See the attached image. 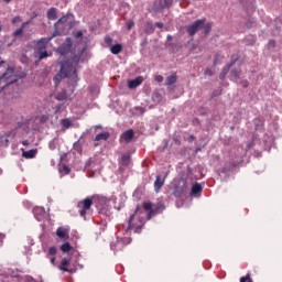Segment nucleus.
<instances>
[{"label": "nucleus", "instance_id": "nucleus-1", "mask_svg": "<svg viewBox=\"0 0 282 282\" xmlns=\"http://www.w3.org/2000/svg\"><path fill=\"white\" fill-rule=\"evenodd\" d=\"M140 212V205H137L135 210L132 215H130L127 226H122L126 230V235H131L133 232H141L142 227L144 226V221L142 219H135V215Z\"/></svg>", "mask_w": 282, "mask_h": 282}, {"label": "nucleus", "instance_id": "nucleus-2", "mask_svg": "<svg viewBox=\"0 0 282 282\" xmlns=\"http://www.w3.org/2000/svg\"><path fill=\"white\" fill-rule=\"evenodd\" d=\"M59 78H76V66L69 61L61 63L59 74L55 77V80Z\"/></svg>", "mask_w": 282, "mask_h": 282}, {"label": "nucleus", "instance_id": "nucleus-3", "mask_svg": "<svg viewBox=\"0 0 282 282\" xmlns=\"http://www.w3.org/2000/svg\"><path fill=\"white\" fill-rule=\"evenodd\" d=\"M93 204L94 200L90 197H87L84 200L77 203L80 217H85L87 215V210H90Z\"/></svg>", "mask_w": 282, "mask_h": 282}, {"label": "nucleus", "instance_id": "nucleus-4", "mask_svg": "<svg viewBox=\"0 0 282 282\" xmlns=\"http://www.w3.org/2000/svg\"><path fill=\"white\" fill-rule=\"evenodd\" d=\"M143 209L149 210L148 219H151V217H155V215L164 210V205H159L156 207H153V204L151 203H143Z\"/></svg>", "mask_w": 282, "mask_h": 282}, {"label": "nucleus", "instance_id": "nucleus-5", "mask_svg": "<svg viewBox=\"0 0 282 282\" xmlns=\"http://www.w3.org/2000/svg\"><path fill=\"white\" fill-rule=\"evenodd\" d=\"M56 36H61V32L54 31L52 36L50 37H42L35 42V48H47V44Z\"/></svg>", "mask_w": 282, "mask_h": 282}, {"label": "nucleus", "instance_id": "nucleus-6", "mask_svg": "<svg viewBox=\"0 0 282 282\" xmlns=\"http://www.w3.org/2000/svg\"><path fill=\"white\" fill-rule=\"evenodd\" d=\"M1 80H4L7 85H12L17 83V76H14V68H7V70L1 76Z\"/></svg>", "mask_w": 282, "mask_h": 282}, {"label": "nucleus", "instance_id": "nucleus-7", "mask_svg": "<svg viewBox=\"0 0 282 282\" xmlns=\"http://www.w3.org/2000/svg\"><path fill=\"white\" fill-rule=\"evenodd\" d=\"M203 25H204V20H197V21L193 22L192 24L187 25V28H186L187 34L189 36H195V34H197V32H199V30H202Z\"/></svg>", "mask_w": 282, "mask_h": 282}, {"label": "nucleus", "instance_id": "nucleus-8", "mask_svg": "<svg viewBox=\"0 0 282 282\" xmlns=\"http://www.w3.org/2000/svg\"><path fill=\"white\" fill-rule=\"evenodd\" d=\"M70 263H72V259L63 258L58 265V270H61L62 272H68V274H74V272H76V269L69 268Z\"/></svg>", "mask_w": 282, "mask_h": 282}, {"label": "nucleus", "instance_id": "nucleus-9", "mask_svg": "<svg viewBox=\"0 0 282 282\" xmlns=\"http://www.w3.org/2000/svg\"><path fill=\"white\" fill-rule=\"evenodd\" d=\"M187 184L186 180H181L174 188V196L183 197L184 193H186Z\"/></svg>", "mask_w": 282, "mask_h": 282}, {"label": "nucleus", "instance_id": "nucleus-10", "mask_svg": "<svg viewBox=\"0 0 282 282\" xmlns=\"http://www.w3.org/2000/svg\"><path fill=\"white\" fill-rule=\"evenodd\" d=\"M72 45H73L72 39L67 37L65 43L57 48V53L61 54V56H65V54H69L72 52Z\"/></svg>", "mask_w": 282, "mask_h": 282}, {"label": "nucleus", "instance_id": "nucleus-11", "mask_svg": "<svg viewBox=\"0 0 282 282\" xmlns=\"http://www.w3.org/2000/svg\"><path fill=\"white\" fill-rule=\"evenodd\" d=\"M56 254H58V249L56 247H50L46 259H50L52 265H56Z\"/></svg>", "mask_w": 282, "mask_h": 282}, {"label": "nucleus", "instance_id": "nucleus-12", "mask_svg": "<svg viewBox=\"0 0 282 282\" xmlns=\"http://www.w3.org/2000/svg\"><path fill=\"white\" fill-rule=\"evenodd\" d=\"M166 175H169V173H166L163 178L160 175L156 176V178L154 181L155 193H160V191H162V186H164V182H166Z\"/></svg>", "mask_w": 282, "mask_h": 282}, {"label": "nucleus", "instance_id": "nucleus-13", "mask_svg": "<svg viewBox=\"0 0 282 282\" xmlns=\"http://www.w3.org/2000/svg\"><path fill=\"white\" fill-rule=\"evenodd\" d=\"M133 135H134V132H133L132 129L127 130V131H124V132L121 134L120 141H121V142H126V144H129V142H131V141L133 140Z\"/></svg>", "mask_w": 282, "mask_h": 282}, {"label": "nucleus", "instance_id": "nucleus-14", "mask_svg": "<svg viewBox=\"0 0 282 282\" xmlns=\"http://www.w3.org/2000/svg\"><path fill=\"white\" fill-rule=\"evenodd\" d=\"M46 17L48 21H56L58 19V9L56 8H50L46 12Z\"/></svg>", "mask_w": 282, "mask_h": 282}, {"label": "nucleus", "instance_id": "nucleus-15", "mask_svg": "<svg viewBox=\"0 0 282 282\" xmlns=\"http://www.w3.org/2000/svg\"><path fill=\"white\" fill-rule=\"evenodd\" d=\"M35 56H37L40 61H43L52 56V54L47 53V48H35Z\"/></svg>", "mask_w": 282, "mask_h": 282}, {"label": "nucleus", "instance_id": "nucleus-16", "mask_svg": "<svg viewBox=\"0 0 282 282\" xmlns=\"http://www.w3.org/2000/svg\"><path fill=\"white\" fill-rule=\"evenodd\" d=\"M143 80L144 79L142 77H137L135 79L129 80L128 82L129 89H135V88L140 87V85H142Z\"/></svg>", "mask_w": 282, "mask_h": 282}, {"label": "nucleus", "instance_id": "nucleus-17", "mask_svg": "<svg viewBox=\"0 0 282 282\" xmlns=\"http://www.w3.org/2000/svg\"><path fill=\"white\" fill-rule=\"evenodd\" d=\"M235 65V61L224 66L221 73L219 74L220 80H225L226 76L228 75V72H230V67Z\"/></svg>", "mask_w": 282, "mask_h": 282}, {"label": "nucleus", "instance_id": "nucleus-18", "mask_svg": "<svg viewBox=\"0 0 282 282\" xmlns=\"http://www.w3.org/2000/svg\"><path fill=\"white\" fill-rule=\"evenodd\" d=\"M36 153H37L36 150H29V151H23L22 155L26 160H32L33 158H36Z\"/></svg>", "mask_w": 282, "mask_h": 282}, {"label": "nucleus", "instance_id": "nucleus-19", "mask_svg": "<svg viewBox=\"0 0 282 282\" xmlns=\"http://www.w3.org/2000/svg\"><path fill=\"white\" fill-rule=\"evenodd\" d=\"M120 164L122 166H129L131 164V155L122 154L121 160H120Z\"/></svg>", "mask_w": 282, "mask_h": 282}, {"label": "nucleus", "instance_id": "nucleus-20", "mask_svg": "<svg viewBox=\"0 0 282 282\" xmlns=\"http://www.w3.org/2000/svg\"><path fill=\"white\" fill-rule=\"evenodd\" d=\"M203 187L202 184L196 183L192 186L191 195H199L202 194Z\"/></svg>", "mask_w": 282, "mask_h": 282}, {"label": "nucleus", "instance_id": "nucleus-21", "mask_svg": "<svg viewBox=\"0 0 282 282\" xmlns=\"http://www.w3.org/2000/svg\"><path fill=\"white\" fill-rule=\"evenodd\" d=\"M213 28V24L210 22L206 23V20L203 19V25L200 30H203L204 34H208Z\"/></svg>", "mask_w": 282, "mask_h": 282}, {"label": "nucleus", "instance_id": "nucleus-22", "mask_svg": "<svg viewBox=\"0 0 282 282\" xmlns=\"http://www.w3.org/2000/svg\"><path fill=\"white\" fill-rule=\"evenodd\" d=\"M109 140V132H101L96 135L95 141L100 142V141H106Z\"/></svg>", "mask_w": 282, "mask_h": 282}, {"label": "nucleus", "instance_id": "nucleus-23", "mask_svg": "<svg viewBox=\"0 0 282 282\" xmlns=\"http://www.w3.org/2000/svg\"><path fill=\"white\" fill-rule=\"evenodd\" d=\"M56 235L59 239H69V236L67 235V231L64 228H58L56 230Z\"/></svg>", "mask_w": 282, "mask_h": 282}, {"label": "nucleus", "instance_id": "nucleus-24", "mask_svg": "<svg viewBox=\"0 0 282 282\" xmlns=\"http://www.w3.org/2000/svg\"><path fill=\"white\" fill-rule=\"evenodd\" d=\"M59 250H62V252L67 253L69 251H72V245L69 242H64L61 247Z\"/></svg>", "mask_w": 282, "mask_h": 282}, {"label": "nucleus", "instance_id": "nucleus-25", "mask_svg": "<svg viewBox=\"0 0 282 282\" xmlns=\"http://www.w3.org/2000/svg\"><path fill=\"white\" fill-rule=\"evenodd\" d=\"M111 54H120V52H122V45L121 44H115L111 48H110Z\"/></svg>", "mask_w": 282, "mask_h": 282}, {"label": "nucleus", "instance_id": "nucleus-26", "mask_svg": "<svg viewBox=\"0 0 282 282\" xmlns=\"http://www.w3.org/2000/svg\"><path fill=\"white\" fill-rule=\"evenodd\" d=\"M175 83H177V76H175V75H170V76L166 78V85H167V86L175 85Z\"/></svg>", "mask_w": 282, "mask_h": 282}, {"label": "nucleus", "instance_id": "nucleus-27", "mask_svg": "<svg viewBox=\"0 0 282 282\" xmlns=\"http://www.w3.org/2000/svg\"><path fill=\"white\" fill-rule=\"evenodd\" d=\"M240 74L241 73L239 70L232 69L231 73H230L231 80H237V78H239Z\"/></svg>", "mask_w": 282, "mask_h": 282}, {"label": "nucleus", "instance_id": "nucleus-28", "mask_svg": "<svg viewBox=\"0 0 282 282\" xmlns=\"http://www.w3.org/2000/svg\"><path fill=\"white\" fill-rule=\"evenodd\" d=\"M70 171H72V170H70L69 166H67V165H62V166L59 167V172L64 173V175H69Z\"/></svg>", "mask_w": 282, "mask_h": 282}, {"label": "nucleus", "instance_id": "nucleus-29", "mask_svg": "<svg viewBox=\"0 0 282 282\" xmlns=\"http://www.w3.org/2000/svg\"><path fill=\"white\" fill-rule=\"evenodd\" d=\"M120 246H121L120 241L110 243V248L111 250H113V252H118V248H120Z\"/></svg>", "mask_w": 282, "mask_h": 282}, {"label": "nucleus", "instance_id": "nucleus-30", "mask_svg": "<svg viewBox=\"0 0 282 282\" xmlns=\"http://www.w3.org/2000/svg\"><path fill=\"white\" fill-rule=\"evenodd\" d=\"M62 124L66 128L69 129L72 127V121L69 119H63Z\"/></svg>", "mask_w": 282, "mask_h": 282}, {"label": "nucleus", "instance_id": "nucleus-31", "mask_svg": "<svg viewBox=\"0 0 282 282\" xmlns=\"http://www.w3.org/2000/svg\"><path fill=\"white\" fill-rule=\"evenodd\" d=\"M135 25V22L133 20H128L126 23L127 30H131Z\"/></svg>", "mask_w": 282, "mask_h": 282}, {"label": "nucleus", "instance_id": "nucleus-32", "mask_svg": "<svg viewBox=\"0 0 282 282\" xmlns=\"http://www.w3.org/2000/svg\"><path fill=\"white\" fill-rule=\"evenodd\" d=\"M240 282H252V278H250V273L246 276L240 278Z\"/></svg>", "mask_w": 282, "mask_h": 282}, {"label": "nucleus", "instance_id": "nucleus-33", "mask_svg": "<svg viewBox=\"0 0 282 282\" xmlns=\"http://www.w3.org/2000/svg\"><path fill=\"white\" fill-rule=\"evenodd\" d=\"M67 21V17H62L57 20V22L54 24V26L56 28V25H59V23H65Z\"/></svg>", "mask_w": 282, "mask_h": 282}, {"label": "nucleus", "instance_id": "nucleus-34", "mask_svg": "<svg viewBox=\"0 0 282 282\" xmlns=\"http://www.w3.org/2000/svg\"><path fill=\"white\" fill-rule=\"evenodd\" d=\"M11 23L14 25L17 23H21V17L17 15L12 19Z\"/></svg>", "mask_w": 282, "mask_h": 282}, {"label": "nucleus", "instance_id": "nucleus-35", "mask_svg": "<svg viewBox=\"0 0 282 282\" xmlns=\"http://www.w3.org/2000/svg\"><path fill=\"white\" fill-rule=\"evenodd\" d=\"M21 34H23V30L20 28L14 31L13 36H21Z\"/></svg>", "mask_w": 282, "mask_h": 282}, {"label": "nucleus", "instance_id": "nucleus-36", "mask_svg": "<svg viewBox=\"0 0 282 282\" xmlns=\"http://www.w3.org/2000/svg\"><path fill=\"white\" fill-rule=\"evenodd\" d=\"M112 42L113 40L110 36L105 37V43H107V45H111Z\"/></svg>", "mask_w": 282, "mask_h": 282}, {"label": "nucleus", "instance_id": "nucleus-37", "mask_svg": "<svg viewBox=\"0 0 282 282\" xmlns=\"http://www.w3.org/2000/svg\"><path fill=\"white\" fill-rule=\"evenodd\" d=\"M269 47H276V42L274 40H270L268 43Z\"/></svg>", "mask_w": 282, "mask_h": 282}, {"label": "nucleus", "instance_id": "nucleus-38", "mask_svg": "<svg viewBox=\"0 0 282 282\" xmlns=\"http://www.w3.org/2000/svg\"><path fill=\"white\" fill-rule=\"evenodd\" d=\"M205 76H213V69L206 68L205 69Z\"/></svg>", "mask_w": 282, "mask_h": 282}, {"label": "nucleus", "instance_id": "nucleus-39", "mask_svg": "<svg viewBox=\"0 0 282 282\" xmlns=\"http://www.w3.org/2000/svg\"><path fill=\"white\" fill-rule=\"evenodd\" d=\"M58 100H65V98H67V96L65 94H59L56 97Z\"/></svg>", "mask_w": 282, "mask_h": 282}, {"label": "nucleus", "instance_id": "nucleus-40", "mask_svg": "<svg viewBox=\"0 0 282 282\" xmlns=\"http://www.w3.org/2000/svg\"><path fill=\"white\" fill-rule=\"evenodd\" d=\"M155 80H156V83H162V80H164V77L162 75H158L155 77Z\"/></svg>", "mask_w": 282, "mask_h": 282}, {"label": "nucleus", "instance_id": "nucleus-41", "mask_svg": "<svg viewBox=\"0 0 282 282\" xmlns=\"http://www.w3.org/2000/svg\"><path fill=\"white\" fill-rule=\"evenodd\" d=\"M155 26L159 28V29H162V28H164V23H162V22H156V23H155Z\"/></svg>", "mask_w": 282, "mask_h": 282}, {"label": "nucleus", "instance_id": "nucleus-42", "mask_svg": "<svg viewBox=\"0 0 282 282\" xmlns=\"http://www.w3.org/2000/svg\"><path fill=\"white\" fill-rule=\"evenodd\" d=\"M75 36H76V39H80V36H83V32L82 31H77Z\"/></svg>", "mask_w": 282, "mask_h": 282}, {"label": "nucleus", "instance_id": "nucleus-43", "mask_svg": "<svg viewBox=\"0 0 282 282\" xmlns=\"http://www.w3.org/2000/svg\"><path fill=\"white\" fill-rule=\"evenodd\" d=\"M241 85H242V87H248V85H250V83H249L248 80H243V82L241 83Z\"/></svg>", "mask_w": 282, "mask_h": 282}, {"label": "nucleus", "instance_id": "nucleus-44", "mask_svg": "<svg viewBox=\"0 0 282 282\" xmlns=\"http://www.w3.org/2000/svg\"><path fill=\"white\" fill-rule=\"evenodd\" d=\"M29 23H30V22H24V23H22V26H21L20 29L25 30V26H26Z\"/></svg>", "mask_w": 282, "mask_h": 282}, {"label": "nucleus", "instance_id": "nucleus-45", "mask_svg": "<svg viewBox=\"0 0 282 282\" xmlns=\"http://www.w3.org/2000/svg\"><path fill=\"white\" fill-rule=\"evenodd\" d=\"M193 140H195V135H189V138H188V142H193Z\"/></svg>", "mask_w": 282, "mask_h": 282}, {"label": "nucleus", "instance_id": "nucleus-46", "mask_svg": "<svg viewBox=\"0 0 282 282\" xmlns=\"http://www.w3.org/2000/svg\"><path fill=\"white\" fill-rule=\"evenodd\" d=\"M167 41H173V35H167Z\"/></svg>", "mask_w": 282, "mask_h": 282}, {"label": "nucleus", "instance_id": "nucleus-47", "mask_svg": "<svg viewBox=\"0 0 282 282\" xmlns=\"http://www.w3.org/2000/svg\"><path fill=\"white\" fill-rule=\"evenodd\" d=\"M3 65H6V61H0V67H2Z\"/></svg>", "mask_w": 282, "mask_h": 282}, {"label": "nucleus", "instance_id": "nucleus-48", "mask_svg": "<svg viewBox=\"0 0 282 282\" xmlns=\"http://www.w3.org/2000/svg\"><path fill=\"white\" fill-rule=\"evenodd\" d=\"M6 1V3H10V1H12V0H4Z\"/></svg>", "mask_w": 282, "mask_h": 282}, {"label": "nucleus", "instance_id": "nucleus-49", "mask_svg": "<svg viewBox=\"0 0 282 282\" xmlns=\"http://www.w3.org/2000/svg\"><path fill=\"white\" fill-rule=\"evenodd\" d=\"M0 32H1V26H0Z\"/></svg>", "mask_w": 282, "mask_h": 282}]
</instances>
